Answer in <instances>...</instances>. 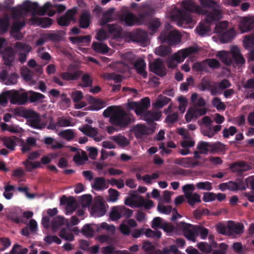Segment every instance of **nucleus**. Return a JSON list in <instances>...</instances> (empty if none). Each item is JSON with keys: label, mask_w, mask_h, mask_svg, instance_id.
<instances>
[{"label": "nucleus", "mask_w": 254, "mask_h": 254, "mask_svg": "<svg viewBox=\"0 0 254 254\" xmlns=\"http://www.w3.org/2000/svg\"><path fill=\"white\" fill-rule=\"evenodd\" d=\"M183 9L174 8L172 11V17L177 21L179 25L190 24L192 22L190 13L195 12L200 14L202 11L200 6L196 5L192 0H183L182 1Z\"/></svg>", "instance_id": "1"}, {"label": "nucleus", "mask_w": 254, "mask_h": 254, "mask_svg": "<svg viewBox=\"0 0 254 254\" xmlns=\"http://www.w3.org/2000/svg\"><path fill=\"white\" fill-rule=\"evenodd\" d=\"M198 1L203 10L200 12V14L205 15L204 20L207 23H213L221 18L222 12L218 2L213 0H198Z\"/></svg>", "instance_id": "2"}, {"label": "nucleus", "mask_w": 254, "mask_h": 254, "mask_svg": "<svg viewBox=\"0 0 254 254\" xmlns=\"http://www.w3.org/2000/svg\"><path fill=\"white\" fill-rule=\"evenodd\" d=\"M14 114L15 116L27 119L29 125L33 128L43 129L46 127V123L41 122L40 115L31 110L20 107L14 110Z\"/></svg>", "instance_id": "3"}, {"label": "nucleus", "mask_w": 254, "mask_h": 254, "mask_svg": "<svg viewBox=\"0 0 254 254\" xmlns=\"http://www.w3.org/2000/svg\"><path fill=\"white\" fill-rule=\"evenodd\" d=\"M134 121L133 115L119 106L110 118V122L112 125L120 128H126Z\"/></svg>", "instance_id": "4"}, {"label": "nucleus", "mask_w": 254, "mask_h": 254, "mask_svg": "<svg viewBox=\"0 0 254 254\" xmlns=\"http://www.w3.org/2000/svg\"><path fill=\"white\" fill-rule=\"evenodd\" d=\"M231 56L224 51H220L218 54L221 61L227 65L235 64L236 65H242L245 63V60L240 53L239 49L234 46L231 50Z\"/></svg>", "instance_id": "5"}, {"label": "nucleus", "mask_w": 254, "mask_h": 254, "mask_svg": "<svg viewBox=\"0 0 254 254\" xmlns=\"http://www.w3.org/2000/svg\"><path fill=\"white\" fill-rule=\"evenodd\" d=\"M182 35L177 30L173 29L169 24H165L164 29L161 32L159 38L162 43H166L170 46L179 44L181 40Z\"/></svg>", "instance_id": "6"}, {"label": "nucleus", "mask_w": 254, "mask_h": 254, "mask_svg": "<svg viewBox=\"0 0 254 254\" xmlns=\"http://www.w3.org/2000/svg\"><path fill=\"white\" fill-rule=\"evenodd\" d=\"M38 7L39 5L37 2H32L29 0H26L22 5L12 7L9 11L11 12L12 18L17 20L22 16L23 11L26 12L30 11L35 12Z\"/></svg>", "instance_id": "7"}, {"label": "nucleus", "mask_w": 254, "mask_h": 254, "mask_svg": "<svg viewBox=\"0 0 254 254\" xmlns=\"http://www.w3.org/2000/svg\"><path fill=\"white\" fill-rule=\"evenodd\" d=\"M129 196L125 200V204L130 207L136 206L137 207H144L146 209H150L154 206L152 200H146L143 197L139 195L138 191H132Z\"/></svg>", "instance_id": "8"}, {"label": "nucleus", "mask_w": 254, "mask_h": 254, "mask_svg": "<svg viewBox=\"0 0 254 254\" xmlns=\"http://www.w3.org/2000/svg\"><path fill=\"white\" fill-rule=\"evenodd\" d=\"M197 51V49L193 47H190L182 49L174 54L171 58H169L166 61V63L168 67H173L174 66L175 61L178 63L183 62L187 57L196 53Z\"/></svg>", "instance_id": "9"}, {"label": "nucleus", "mask_w": 254, "mask_h": 254, "mask_svg": "<svg viewBox=\"0 0 254 254\" xmlns=\"http://www.w3.org/2000/svg\"><path fill=\"white\" fill-rule=\"evenodd\" d=\"M10 102L12 104L25 105L28 101V95L26 92L20 93L15 90L6 91Z\"/></svg>", "instance_id": "10"}, {"label": "nucleus", "mask_w": 254, "mask_h": 254, "mask_svg": "<svg viewBox=\"0 0 254 254\" xmlns=\"http://www.w3.org/2000/svg\"><path fill=\"white\" fill-rule=\"evenodd\" d=\"M177 228L182 230L184 236L189 240L195 241V235L197 234V227L191 224L180 222L177 224Z\"/></svg>", "instance_id": "11"}, {"label": "nucleus", "mask_w": 254, "mask_h": 254, "mask_svg": "<svg viewBox=\"0 0 254 254\" xmlns=\"http://www.w3.org/2000/svg\"><path fill=\"white\" fill-rule=\"evenodd\" d=\"M106 212V206L103 198L97 197L91 208V214L94 217H101L104 215Z\"/></svg>", "instance_id": "12"}, {"label": "nucleus", "mask_w": 254, "mask_h": 254, "mask_svg": "<svg viewBox=\"0 0 254 254\" xmlns=\"http://www.w3.org/2000/svg\"><path fill=\"white\" fill-rule=\"evenodd\" d=\"M219 188L222 190H244L246 189L242 179H237L235 182L229 181L226 183H221L219 185Z\"/></svg>", "instance_id": "13"}, {"label": "nucleus", "mask_w": 254, "mask_h": 254, "mask_svg": "<svg viewBox=\"0 0 254 254\" xmlns=\"http://www.w3.org/2000/svg\"><path fill=\"white\" fill-rule=\"evenodd\" d=\"M79 130L86 135L92 138L96 142H99L104 138L102 135H98L99 130L98 128L93 127L87 125L85 127L79 128Z\"/></svg>", "instance_id": "14"}, {"label": "nucleus", "mask_w": 254, "mask_h": 254, "mask_svg": "<svg viewBox=\"0 0 254 254\" xmlns=\"http://www.w3.org/2000/svg\"><path fill=\"white\" fill-rule=\"evenodd\" d=\"M150 70L160 76H164L166 74L164 65L160 59H156L149 65Z\"/></svg>", "instance_id": "15"}, {"label": "nucleus", "mask_w": 254, "mask_h": 254, "mask_svg": "<svg viewBox=\"0 0 254 254\" xmlns=\"http://www.w3.org/2000/svg\"><path fill=\"white\" fill-rule=\"evenodd\" d=\"M132 131L137 139H142L144 136L150 134L154 131L151 128L142 124H137L134 126Z\"/></svg>", "instance_id": "16"}, {"label": "nucleus", "mask_w": 254, "mask_h": 254, "mask_svg": "<svg viewBox=\"0 0 254 254\" xmlns=\"http://www.w3.org/2000/svg\"><path fill=\"white\" fill-rule=\"evenodd\" d=\"M229 168L232 173H243L251 169V167L246 161H235L229 165Z\"/></svg>", "instance_id": "17"}, {"label": "nucleus", "mask_w": 254, "mask_h": 254, "mask_svg": "<svg viewBox=\"0 0 254 254\" xmlns=\"http://www.w3.org/2000/svg\"><path fill=\"white\" fill-rule=\"evenodd\" d=\"M154 13L153 8L149 6L142 7L138 14L136 20L141 23L147 22L150 19Z\"/></svg>", "instance_id": "18"}, {"label": "nucleus", "mask_w": 254, "mask_h": 254, "mask_svg": "<svg viewBox=\"0 0 254 254\" xmlns=\"http://www.w3.org/2000/svg\"><path fill=\"white\" fill-rule=\"evenodd\" d=\"M174 163L184 168H192L199 164L198 161H194L191 157L176 158L174 161Z\"/></svg>", "instance_id": "19"}, {"label": "nucleus", "mask_w": 254, "mask_h": 254, "mask_svg": "<svg viewBox=\"0 0 254 254\" xmlns=\"http://www.w3.org/2000/svg\"><path fill=\"white\" fill-rule=\"evenodd\" d=\"M240 30L242 33L247 32L254 28V19L253 18L245 17L239 24Z\"/></svg>", "instance_id": "20"}, {"label": "nucleus", "mask_w": 254, "mask_h": 254, "mask_svg": "<svg viewBox=\"0 0 254 254\" xmlns=\"http://www.w3.org/2000/svg\"><path fill=\"white\" fill-rule=\"evenodd\" d=\"M150 106V100L149 97L142 98L140 102H138V105L135 113L137 116H142L143 114L146 112Z\"/></svg>", "instance_id": "21"}, {"label": "nucleus", "mask_w": 254, "mask_h": 254, "mask_svg": "<svg viewBox=\"0 0 254 254\" xmlns=\"http://www.w3.org/2000/svg\"><path fill=\"white\" fill-rule=\"evenodd\" d=\"M75 11L72 10H68L64 15L61 16L57 18L58 24L61 26H67L73 19Z\"/></svg>", "instance_id": "22"}, {"label": "nucleus", "mask_w": 254, "mask_h": 254, "mask_svg": "<svg viewBox=\"0 0 254 254\" xmlns=\"http://www.w3.org/2000/svg\"><path fill=\"white\" fill-rule=\"evenodd\" d=\"M106 27L108 33L113 39L121 37L123 29L118 24H107Z\"/></svg>", "instance_id": "23"}, {"label": "nucleus", "mask_w": 254, "mask_h": 254, "mask_svg": "<svg viewBox=\"0 0 254 254\" xmlns=\"http://www.w3.org/2000/svg\"><path fill=\"white\" fill-rule=\"evenodd\" d=\"M90 105L89 107L91 110L98 111L106 106V102L100 99H96L91 95L88 96L87 98Z\"/></svg>", "instance_id": "24"}, {"label": "nucleus", "mask_w": 254, "mask_h": 254, "mask_svg": "<svg viewBox=\"0 0 254 254\" xmlns=\"http://www.w3.org/2000/svg\"><path fill=\"white\" fill-rule=\"evenodd\" d=\"M15 52L11 47L6 48L2 53L4 64L6 65H11L14 61Z\"/></svg>", "instance_id": "25"}, {"label": "nucleus", "mask_w": 254, "mask_h": 254, "mask_svg": "<svg viewBox=\"0 0 254 254\" xmlns=\"http://www.w3.org/2000/svg\"><path fill=\"white\" fill-rule=\"evenodd\" d=\"M130 38L132 41L144 43L147 41V33L144 30L137 29L132 33Z\"/></svg>", "instance_id": "26"}, {"label": "nucleus", "mask_w": 254, "mask_h": 254, "mask_svg": "<svg viewBox=\"0 0 254 254\" xmlns=\"http://www.w3.org/2000/svg\"><path fill=\"white\" fill-rule=\"evenodd\" d=\"M54 8L53 4L50 2H46L44 5L41 7H38V11L37 14L39 15H45L47 12V15L49 16H53L56 13V11L55 9H52Z\"/></svg>", "instance_id": "27"}, {"label": "nucleus", "mask_w": 254, "mask_h": 254, "mask_svg": "<svg viewBox=\"0 0 254 254\" xmlns=\"http://www.w3.org/2000/svg\"><path fill=\"white\" fill-rule=\"evenodd\" d=\"M115 10L114 8H111L103 13L100 21V25L101 26L106 25L108 23L114 21L113 15Z\"/></svg>", "instance_id": "28"}, {"label": "nucleus", "mask_w": 254, "mask_h": 254, "mask_svg": "<svg viewBox=\"0 0 254 254\" xmlns=\"http://www.w3.org/2000/svg\"><path fill=\"white\" fill-rule=\"evenodd\" d=\"M133 66L138 74L142 76L144 78L147 77V74L145 70L146 64L143 59H139L133 63Z\"/></svg>", "instance_id": "29"}, {"label": "nucleus", "mask_w": 254, "mask_h": 254, "mask_svg": "<svg viewBox=\"0 0 254 254\" xmlns=\"http://www.w3.org/2000/svg\"><path fill=\"white\" fill-rule=\"evenodd\" d=\"M109 187L108 180L107 182L103 177H96L94 179V184L92 187L95 190H103L107 189Z\"/></svg>", "instance_id": "30"}, {"label": "nucleus", "mask_w": 254, "mask_h": 254, "mask_svg": "<svg viewBox=\"0 0 254 254\" xmlns=\"http://www.w3.org/2000/svg\"><path fill=\"white\" fill-rule=\"evenodd\" d=\"M0 139L2 141L4 145L7 148L11 151H14L16 145V142L19 139V138L15 136H11L9 137H3L0 138Z\"/></svg>", "instance_id": "31"}, {"label": "nucleus", "mask_w": 254, "mask_h": 254, "mask_svg": "<svg viewBox=\"0 0 254 254\" xmlns=\"http://www.w3.org/2000/svg\"><path fill=\"white\" fill-rule=\"evenodd\" d=\"M31 21L44 28L49 27L53 23V20L49 17H33Z\"/></svg>", "instance_id": "32"}, {"label": "nucleus", "mask_w": 254, "mask_h": 254, "mask_svg": "<svg viewBox=\"0 0 254 254\" xmlns=\"http://www.w3.org/2000/svg\"><path fill=\"white\" fill-rule=\"evenodd\" d=\"M228 233H234L236 234H240L243 233L244 226L242 223H237L230 221L229 222L228 226Z\"/></svg>", "instance_id": "33"}, {"label": "nucleus", "mask_w": 254, "mask_h": 254, "mask_svg": "<svg viewBox=\"0 0 254 254\" xmlns=\"http://www.w3.org/2000/svg\"><path fill=\"white\" fill-rule=\"evenodd\" d=\"M121 21L124 22L127 26H132L134 24L135 20H136L135 16L130 12H124L119 17Z\"/></svg>", "instance_id": "34"}, {"label": "nucleus", "mask_w": 254, "mask_h": 254, "mask_svg": "<svg viewBox=\"0 0 254 254\" xmlns=\"http://www.w3.org/2000/svg\"><path fill=\"white\" fill-rule=\"evenodd\" d=\"M188 203L190 206H193L196 202H200V196L193 191H184Z\"/></svg>", "instance_id": "35"}, {"label": "nucleus", "mask_w": 254, "mask_h": 254, "mask_svg": "<svg viewBox=\"0 0 254 254\" xmlns=\"http://www.w3.org/2000/svg\"><path fill=\"white\" fill-rule=\"evenodd\" d=\"M161 116V115L160 113L151 111H147L142 116L143 120L148 123L159 120Z\"/></svg>", "instance_id": "36"}, {"label": "nucleus", "mask_w": 254, "mask_h": 254, "mask_svg": "<svg viewBox=\"0 0 254 254\" xmlns=\"http://www.w3.org/2000/svg\"><path fill=\"white\" fill-rule=\"evenodd\" d=\"M111 139L115 141L119 146L121 147H125L129 143L128 139L121 134L111 136Z\"/></svg>", "instance_id": "37"}, {"label": "nucleus", "mask_w": 254, "mask_h": 254, "mask_svg": "<svg viewBox=\"0 0 254 254\" xmlns=\"http://www.w3.org/2000/svg\"><path fill=\"white\" fill-rule=\"evenodd\" d=\"M205 23L200 22L195 29L198 35L201 36L208 34L210 31V24L211 23H207L205 20Z\"/></svg>", "instance_id": "38"}, {"label": "nucleus", "mask_w": 254, "mask_h": 254, "mask_svg": "<svg viewBox=\"0 0 254 254\" xmlns=\"http://www.w3.org/2000/svg\"><path fill=\"white\" fill-rule=\"evenodd\" d=\"M171 100L170 98L160 95L158 96L157 99L153 105L155 109H161L168 104Z\"/></svg>", "instance_id": "39"}, {"label": "nucleus", "mask_w": 254, "mask_h": 254, "mask_svg": "<svg viewBox=\"0 0 254 254\" xmlns=\"http://www.w3.org/2000/svg\"><path fill=\"white\" fill-rule=\"evenodd\" d=\"M81 73V71L80 70H77L73 73L64 72L60 74V76L64 80H75L79 77Z\"/></svg>", "instance_id": "40"}, {"label": "nucleus", "mask_w": 254, "mask_h": 254, "mask_svg": "<svg viewBox=\"0 0 254 254\" xmlns=\"http://www.w3.org/2000/svg\"><path fill=\"white\" fill-rule=\"evenodd\" d=\"M10 24L9 18L6 15L0 17V35H2L8 31Z\"/></svg>", "instance_id": "41"}, {"label": "nucleus", "mask_w": 254, "mask_h": 254, "mask_svg": "<svg viewBox=\"0 0 254 254\" xmlns=\"http://www.w3.org/2000/svg\"><path fill=\"white\" fill-rule=\"evenodd\" d=\"M90 22V14L88 12H83L80 17L79 24L81 28L86 29L88 27Z\"/></svg>", "instance_id": "42"}, {"label": "nucleus", "mask_w": 254, "mask_h": 254, "mask_svg": "<svg viewBox=\"0 0 254 254\" xmlns=\"http://www.w3.org/2000/svg\"><path fill=\"white\" fill-rule=\"evenodd\" d=\"M14 48L16 52L20 53H29L32 49L29 44L21 42H16Z\"/></svg>", "instance_id": "43"}, {"label": "nucleus", "mask_w": 254, "mask_h": 254, "mask_svg": "<svg viewBox=\"0 0 254 254\" xmlns=\"http://www.w3.org/2000/svg\"><path fill=\"white\" fill-rule=\"evenodd\" d=\"M92 47L94 51L98 53L104 54L109 51V48L107 45L102 43L93 42Z\"/></svg>", "instance_id": "44"}, {"label": "nucleus", "mask_w": 254, "mask_h": 254, "mask_svg": "<svg viewBox=\"0 0 254 254\" xmlns=\"http://www.w3.org/2000/svg\"><path fill=\"white\" fill-rule=\"evenodd\" d=\"M161 24V22L160 19L158 18H154L150 20L148 27L149 30L152 32V34H153L158 30Z\"/></svg>", "instance_id": "45"}, {"label": "nucleus", "mask_w": 254, "mask_h": 254, "mask_svg": "<svg viewBox=\"0 0 254 254\" xmlns=\"http://www.w3.org/2000/svg\"><path fill=\"white\" fill-rule=\"evenodd\" d=\"M65 33L62 30H59L56 32H53L47 35V37L51 41L54 42H58L62 40Z\"/></svg>", "instance_id": "46"}, {"label": "nucleus", "mask_w": 254, "mask_h": 254, "mask_svg": "<svg viewBox=\"0 0 254 254\" xmlns=\"http://www.w3.org/2000/svg\"><path fill=\"white\" fill-rule=\"evenodd\" d=\"M94 224H86L84 225L81 229L82 234L87 237H92L95 229L94 226Z\"/></svg>", "instance_id": "47"}, {"label": "nucleus", "mask_w": 254, "mask_h": 254, "mask_svg": "<svg viewBox=\"0 0 254 254\" xmlns=\"http://www.w3.org/2000/svg\"><path fill=\"white\" fill-rule=\"evenodd\" d=\"M220 37V40L223 43L230 42L233 38L235 35V31L233 29H229L223 32Z\"/></svg>", "instance_id": "48"}, {"label": "nucleus", "mask_w": 254, "mask_h": 254, "mask_svg": "<svg viewBox=\"0 0 254 254\" xmlns=\"http://www.w3.org/2000/svg\"><path fill=\"white\" fill-rule=\"evenodd\" d=\"M225 150V145L221 142L217 141L215 143H210L209 152L211 154H214L216 152H223Z\"/></svg>", "instance_id": "49"}, {"label": "nucleus", "mask_w": 254, "mask_h": 254, "mask_svg": "<svg viewBox=\"0 0 254 254\" xmlns=\"http://www.w3.org/2000/svg\"><path fill=\"white\" fill-rule=\"evenodd\" d=\"M69 40L74 44H83L89 43L91 41L90 36H80L77 37H70Z\"/></svg>", "instance_id": "50"}, {"label": "nucleus", "mask_w": 254, "mask_h": 254, "mask_svg": "<svg viewBox=\"0 0 254 254\" xmlns=\"http://www.w3.org/2000/svg\"><path fill=\"white\" fill-rule=\"evenodd\" d=\"M171 53V48L169 46L161 45L156 49V54L161 57H165L170 55Z\"/></svg>", "instance_id": "51"}, {"label": "nucleus", "mask_w": 254, "mask_h": 254, "mask_svg": "<svg viewBox=\"0 0 254 254\" xmlns=\"http://www.w3.org/2000/svg\"><path fill=\"white\" fill-rule=\"evenodd\" d=\"M59 236L63 239L68 241H72L74 236L71 232L66 228L62 229L59 233Z\"/></svg>", "instance_id": "52"}, {"label": "nucleus", "mask_w": 254, "mask_h": 254, "mask_svg": "<svg viewBox=\"0 0 254 254\" xmlns=\"http://www.w3.org/2000/svg\"><path fill=\"white\" fill-rule=\"evenodd\" d=\"M23 164L25 166L27 171L31 172L33 169L40 167L41 163L40 162L36 161L32 162L29 160H27L23 162Z\"/></svg>", "instance_id": "53"}, {"label": "nucleus", "mask_w": 254, "mask_h": 254, "mask_svg": "<svg viewBox=\"0 0 254 254\" xmlns=\"http://www.w3.org/2000/svg\"><path fill=\"white\" fill-rule=\"evenodd\" d=\"M121 206L114 207L112 208L110 215V217L112 221H117L122 217Z\"/></svg>", "instance_id": "54"}, {"label": "nucleus", "mask_w": 254, "mask_h": 254, "mask_svg": "<svg viewBox=\"0 0 254 254\" xmlns=\"http://www.w3.org/2000/svg\"><path fill=\"white\" fill-rule=\"evenodd\" d=\"M61 101L59 102V105L61 109H66L70 105V99L67 97V95L63 93L60 95Z\"/></svg>", "instance_id": "55"}, {"label": "nucleus", "mask_w": 254, "mask_h": 254, "mask_svg": "<svg viewBox=\"0 0 254 254\" xmlns=\"http://www.w3.org/2000/svg\"><path fill=\"white\" fill-rule=\"evenodd\" d=\"M59 135L67 141L71 140L74 137V133L71 129H67L61 131Z\"/></svg>", "instance_id": "56"}, {"label": "nucleus", "mask_w": 254, "mask_h": 254, "mask_svg": "<svg viewBox=\"0 0 254 254\" xmlns=\"http://www.w3.org/2000/svg\"><path fill=\"white\" fill-rule=\"evenodd\" d=\"M92 197L90 194H84L82 195L80 199V202L82 207H89L92 202Z\"/></svg>", "instance_id": "57"}, {"label": "nucleus", "mask_w": 254, "mask_h": 254, "mask_svg": "<svg viewBox=\"0 0 254 254\" xmlns=\"http://www.w3.org/2000/svg\"><path fill=\"white\" fill-rule=\"evenodd\" d=\"M25 24L24 21H17L14 22L10 29V34L12 35L13 33L20 32V30L24 26Z\"/></svg>", "instance_id": "58"}, {"label": "nucleus", "mask_w": 254, "mask_h": 254, "mask_svg": "<svg viewBox=\"0 0 254 254\" xmlns=\"http://www.w3.org/2000/svg\"><path fill=\"white\" fill-rule=\"evenodd\" d=\"M212 105L215 107L218 110L224 111L226 109V106L224 103L221 102V99L219 97H215L212 100Z\"/></svg>", "instance_id": "59"}, {"label": "nucleus", "mask_w": 254, "mask_h": 254, "mask_svg": "<svg viewBox=\"0 0 254 254\" xmlns=\"http://www.w3.org/2000/svg\"><path fill=\"white\" fill-rule=\"evenodd\" d=\"M30 92L31 94L28 96V99L31 103L40 101L45 98V96L40 93L33 91H30Z\"/></svg>", "instance_id": "60"}, {"label": "nucleus", "mask_w": 254, "mask_h": 254, "mask_svg": "<svg viewBox=\"0 0 254 254\" xmlns=\"http://www.w3.org/2000/svg\"><path fill=\"white\" fill-rule=\"evenodd\" d=\"M197 149L202 151V153L206 154L210 149V143L205 141H200L197 145Z\"/></svg>", "instance_id": "61"}, {"label": "nucleus", "mask_w": 254, "mask_h": 254, "mask_svg": "<svg viewBox=\"0 0 254 254\" xmlns=\"http://www.w3.org/2000/svg\"><path fill=\"white\" fill-rule=\"evenodd\" d=\"M64 224V218L62 216H57L55 217L52 221V229L59 228Z\"/></svg>", "instance_id": "62"}, {"label": "nucleus", "mask_w": 254, "mask_h": 254, "mask_svg": "<svg viewBox=\"0 0 254 254\" xmlns=\"http://www.w3.org/2000/svg\"><path fill=\"white\" fill-rule=\"evenodd\" d=\"M245 48L249 49L254 46V35L246 36L243 41Z\"/></svg>", "instance_id": "63"}, {"label": "nucleus", "mask_w": 254, "mask_h": 254, "mask_svg": "<svg viewBox=\"0 0 254 254\" xmlns=\"http://www.w3.org/2000/svg\"><path fill=\"white\" fill-rule=\"evenodd\" d=\"M197 117V111L194 108H190L185 115V119L187 123L190 122L193 118Z\"/></svg>", "instance_id": "64"}]
</instances>
